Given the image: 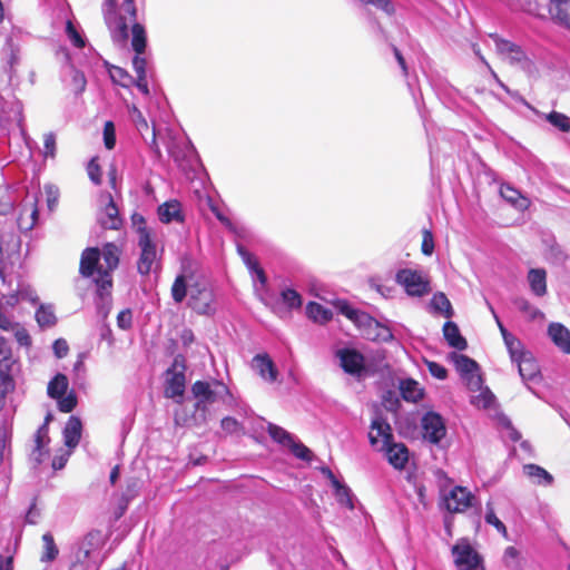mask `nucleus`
Returning a JSON list of instances; mask_svg holds the SVG:
<instances>
[{
  "mask_svg": "<svg viewBox=\"0 0 570 570\" xmlns=\"http://www.w3.org/2000/svg\"><path fill=\"white\" fill-rule=\"evenodd\" d=\"M105 23L110 32V37L118 46H125L128 39V28L131 27V47L136 52L132 59V66L137 77L147 76L146 58L140 55L146 49L147 38L145 28L136 21V6L134 0H105L102 6Z\"/></svg>",
  "mask_w": 570,
  "mask_h": 570,
  "instance_id": "f257e3e1",
  "label": "nucleus"
},
{
  "mask_svg": "<svg viewBox=\"0 0 570 570\" xmlns=\"http://www.w3.org/2000/svg\"><path fill=\"white\" fill-rule=\"evenodd\" d=\"M109 537L99 529H91L77 538L69 548V570H99L105 554L102 552Z\"/></svg>",
  "mask_w": 570,
  "mask_h": 570,
  "instance_id": "f03ea898",
  "label": "nucleus"
},
{
  "mask_svg": "<svg viewBox=\"0 0 570 570\" xmlns=\"http://www.w3.org/2000/svg\"><path fill=\"white\" fill-rule=\"evenodd\" d=\"M119 263V249L112 244L108 243L102 247L101 253L98 248L90 247L83 250L80 259V274L83 277L94 276L100 289L105 291L111 287L110 272L114 271Z\"/></svg>",
  "mask_w": 570,
  "mask_h": 570,
  "instance_id": "7ed1b4c3",
  "label": "nucleus"
},
{
  "mask_svg": "<svg viewBox=\"0 0 570 570\" xmlns=\"http://www.w3.org/2000/svg\"><path fill=\"white\" fill-rule=\"evenodd\" d=\"M191 393L196 399V412L203 421L206 420L208 405L219 401L226 402L230 396L228 387L219 381H197L191 386Z\"/></svg>",
  "mask_w": 570,
  "mask_h": 570,
  "instance_id": "20e7f679",
  "label": "nucleus"
},
{
  "mask_svg": "<svg viewBox=\"0 0 570 570\" xmlns=\"http://www.w3.org/2000/svg\"><path fill=\"white\" fill-rule=\"evenodd\" d=\"M141 225L137 227L138 247L140 248V256L137 262L138 273L148 275L153 271V266L157 259V245L155 234L146 227L142 217H140Z\"/></svg>",
  "mask_w": 570,
  "mask_h": 570,
  "instance_id": "39448f33",
  "label": "nucleus"
},
{
  "mask_svg": "<svg viewBox=\"0 0 570 570\" xmlns=\"http://www.w3.org/2000/svg\"><path fill=\"white\" fill-rule=\"evenodd\" d=\"M490 38L494 41L497 52L504 62L511 66H520L522 69L532 67V61L525 56L521 47L500 38L498 35H490Z\"/></svg>",
  "mask_w": 570,
  "mask_h": 570,
  "instance_id": "423d86ee",
  "label": "nucleus"
},
{
  "mask_svg": "<svg viewBox=\"0 0 570 570\" xmlns=\"http://www.w3.org/2000/svg\"><path fill=\"white\" fill-rule=\"evenodd\" d=\"M188 305L198 314L209 315L214 313V293L212 288L204 283L193 284Z\"/></svg>",
  "mask_w": 570,
  "mask_h": 570,
  "instance_id": "0eeeda50",
  "label": "nucleus"
},
{
  "mask_svg": "<svg viewBox=\"0 0 570 570\" xmlns=\"http://www.w3.org/2000/svg\"><path fill=\"white\" fill-rule=\"evenodd\" d=\"M371 445L377 450L386 448L393 441L392 428L381 413H375L368 432Z\"/></svg>",
  "mask_w": 570,
  "mask_h": 570,
  "instance_id": "6e6552de",
  "label": "nucleus"
},
{
  "mask_svg": "<svg viewBox=\"0 0 570 570\" xmlns=\"http://www.w3.org/2000/svg\"><path fill=\"white\" fill-rule=\"evenodd\" d=\"M443 336L450 346L455 347L459 351L463 350V338L455 323L446 322L443 325ZM449 358L454 362L460 376H463V354L460 352H452L449 355Z\"/></svg>",
  "mask_w": 570,
  "mask_h": 570,
  "instance_id": "1a4fd4ad",
  "label": "nucleus"
},
{
  "mask_svg": "<svg viewBox=\"0 0 570 570\" xmlns=\"http://www.w3.org/2000/svg\"><path fill=\"white\" fill-rule=\"evenodd\" d=\"M396 281L411 296H422L428 293V282L416 271L401 269L396 274Z\"/></svg>",
  "mask_w": 570,
  "mask_h": 570,
  "instance_id": "9d476101",
  "label": "nucleus"
},
{
  "mask_svg": "<svg viewBox=\"0 0 570 570\" xmlns=\"http://www.w3.org/2000/svg\"><path fill=\"white\" fill-rule=\"evenodd\" d=\"M357 327L361 330L362 335L371 341L387 342L393 337L389 327L381 325L368 314L361 315L360 325Z\"/></svg>",
  "mask_w": 570,
  "mask_h": 570,
  "instance_id": "9b49d317",
  "label": "nucleus"
},
{
  "mask_svg": "<svg viewBox=\"0 0 570 570\" xmlns=\"http://www.w3.org/2000/svg\"><path fill=\"white\" fill-rule=\"evenodd\" d=\"M177 360L171 368L166 373V387L165 395L169 399H177L178 403H181V397L185 392V374L183 371H176Z\"/></svg>",
  "mask_w": 570,
  "mask_h": 570,
  "instance_id": "f8f14e48",
  "label": "nucleus"
},
{
  "mask_svg": "<svg viewBox=\"0 0 570 570\" xmlns=\"http://www.w3.org/2000/svg\"><path fill=\"white\" fill-rule=\"evenodd\" d=\"M53 415L51 413H48L45 417V422L39 429L37 430L35 434V448L30 454V460L35 464H40L45 456L47 455V445L49 443V436H48V425L52 421Z\"/></svg>",
  "mask_w": 570,
  "mask_h": 570,
  "instance_id": "ddd939ff",
  "label": "nucleus"
},
{
  "mask_svg": "<svg viewBox=\"0 0 570 570\" xmlns=\"http://www.w3.org/2000/svg\"><path fill=\"white\" fill-rule=\"evenodd\" d=\"M101 203L105 204L104 209L99 214V223L104 228L118 229L121 226L119 210L110 194L101 195Z\"/></svg>",
  "mask_w": 570,
  "mask_h": 570,
  "instance_id": "4468645a",
  "label": "nucleus"
},
{
  "mask_svg": "<svg viewBox=\"0 0 570 570\" xmlns=\"http://www.w3.org/2000/svg\"><path fill=\"white\" fill-rule=\"evenodd\" d=\"M424 438L432 443H438L445 435V426L442 417L433 412L426 413L422 419Z\"/></svg>",
  "mask_w": 570,
  "mask_h": 570,
  "instance_id": "2eb2a0df",
  "label": "nucleus"
},
{
  "mask_svg": "<svg viewBox=\"0 0 570 570\" xmlns=\"http://www.w3.org/2000/svg\"><path fill=\"white\" fill-rule=\"evenodd\" d=\"M20 61V47L19 45L9 37L2 49V63L4 72L8 75L9 82L12 81L14 76V68Z\"/></svg>",
  "mask_w": 570,
  "mask_h": 570,
  "instance_id": "dca6fc26",
  "label": "nucleus"
},
{
  "mask_svg": "<svg viewBox=\"0 0 570 570\" xmlns=\"http://www.w3.org/2000/svg\"><path fill=\"white\" fill-rule=\"evenodd\" d=\"M538 3L548 7V12L554 21L570 28V0H546Z\"/></svg>",
  "mask_w": 570,
  "mask_h": 570,
  "instance_id": "f3484780",
  "label": "nucleus"
},
{
  "mask_svg": "<svg viewBox=\"0 0 570 570\" xmlns=\"http://www.w3.org/2000/svg\"><path fill=\"white\" fill-rule=\"evenodd\" d=\"M337 356L341 361V366L345 372L358 375L364 371V357L361 353L354 350H340Z\"/></svg>",
  "mask_w": 570,
  "mask_h": 570,
  "instance_id": "a211bd4d",
  "label": "nucleus"
},
{
  "mask_svg": "<svg viewBox=\"0 0 570 570\" xmlns=\"http://www.w3.org/2000/svg\"><path fill=\"white\" fill-rule=\"evenodd\" d=\"M379 451H384L389 463L397 470L404 469L409 461V450L403 443L391 441L386 448H381Z\"/></svg>",
  "mask_w": 570,
  "mask_h": 570,
  "instance_id": "6ab92c4d",
  "label": "nucleus"
},
{
  "mask_svg": "<svg viewBox=\"0 0 570 570\" xmlns=\"http://www.w3.org/2000/svg\"><path fill=\"white\" fill-rule=\"evenodd\" d=\"M252 366L263 380L269 383L277 380L278 371L267 354H257L253 358Z\"/></svg>",
  "mask_w": 570,
  "mask_h": 570,
  "instance_id": "aec40b11",
  "label": "nucleus"
},
{
  "mask_svg": "<svg viewBox=\"0 0 570 570\" xmlns=\"http://www.w3.org/2000/svg\"><path fill=\"white\" fill-rule=\"evenodd\" d=\"M484 385L480 365L473 358L465 356V386L471 393L478 392Z\"/></svg>",
  "mask_w": 570,
  "mask_h": 570,
  "instance_id": "412c9836",
  "label": "nucleus"
},
{
  "mask_svg": "<svg viewBox=\"0 0 570 570\" xmlns=\"http://www.w3.org/2000/svg\"><path fill=\"white\" fill-rule=\"evenodd\" d=\"M548 334L553 344L563 353L570 354V331L561 323H551Z\"/></svg>",
  "mask_w": 570,
  "mask_h": 570,
  "instance_id": "4be33fe9",
  "label": "nucleus"
},
{
  "mask_svg": "<svg viewBox=\"0 0 570 570\" xmlns=\"http://www.w3.org/2000/svg\"><path fill=\"white\" fill-rule=\"evenodd\" d=\"M470 403L479 410H497L499 407L497 396L489 386L483 385L478 392L472 393Z\"/></svg>",
  "mask_w": 570,
  "mask_h": 570,
  "instance_id": "5701e85b",
  "label": "nucleus"
},
{
  "mask_svg": "<svg viewBox=\"0 0 570 570\" xmlns=\"http://www.w3.org/2000/svg\"><path fill=\"white\" fill-rule=\"evenodd\" d=\"M37 197L32 196L31 199L28 200L23 205V208L20 212L18 217V226L21 230L28 232L33 228L38 219V209H37Z\"/></svg>",
  "mask_w": 570,
  "mask_h": 570,
  "instance_id": "b1692460",
  "label": "nucleus"
},
{
  "mask_svg": "<svg viewBox=\"0 0 570 570\" xmlns=\"http://www.w3.org/2000/svg\"><path fill=\"white\" fill-rule=\"evenodd\" d=\"M500 195L504 200L521 212L527 210L530 207V200L518 189L508 184L501 185Z\"/></svg>",
  "mask_w": 570,
  "mask_h": 570,
  "instance_id": "393cba45",
  "label": "nucleus"
},
{
  "mask_svg": "<svg viewBox=\"0 0 570 570\" xmlns=\"http://www.w3.org/2000/svg\"><path fill=\"white\" fill-rule=\"evenodd\" d=\"M158 216L161 223H180L184 220L181 205L178 200H169L158 207Z\"/></svg>",
  "mask_w": 570,
  "mask_h": 570,
  "instance_id": "a878e982",
  "label": "nucleus"
},
{
  "mask_svg": "<svg viewBox=\"0 0 570 570\" xmlns=\"http://www.w3.org/2000/svg\"><path fill=\"white\" fill-rule=\"evenodd\" d=\"M82 424L79 417L70 416L63 429L65 444L69 449H75L81 438Z\"/></svg>",
  "mask_w": 570,
  "mask_h": 570,
  "instance_id": "bb28decb",
  "label": "nucleus"
},
{
  "mask_svg": "<svg viewBox=\"0 0 570 570\" xmlns=\"http://www.w3.org/2000/svg\"><path fill=\"white\" fill-rule=\"evenodd\" d=\"M442 501L449 512H461V505L463 503V488L461 485H456L450 490H442Z\"/></svg>",
  "mask_w": 570,
  "mask_h": 570,
  "instance_id": "cd10ccee",
  "label": "nucleus"
},
{
  "mask_svg": "<svg viewBox=\"0 0 570 570\" xmlns=\"http://www.w3.org/2000/svg\"><path fill=\"white\" fill-rule=\"evenodd\" d=\"M400 393L406 402L416 403L423 397V389L413 379H404L399 384Z\"/></svg>",
  "mask_w": 570,
  "mask_h": 570,
  "instance_id": "c85d7f7f",
  "label": "nucleus"
},
{
  "mask_svg": "<svg viewBox=\"0 0 570 570\" xmlns=\"http://www.w3.org/2000/svg\"><path fill=\"white\" fill-rule=\"evenodd\" d=\"M514 363H517L519 374L523 380H533L539 374V365L530 352L523 354Z\"/></svg>",
  "mask_w": 570,
  "mask_h": 570,
  "instance_id": "c756f323",
  "label": "nucleus"
},
{
  "mask_svg": "<svg viewBox=\"0 0 570 570\" xmlns=\"http://www.w3.org/2000/svg\"><path fill=\"white\" fill-rule=\"evenodd\" d=\"M528 281L531 291L537 296H543L547 293V273L542 268L530 269Z\"/></svg>",
  "mask_w": 570,
  "mask_h": 570,
  "instance_id": "7c9ffc66",
  "label": "nucleus"
},
{
  "mask_svg": "<svg viewBox=\"0 0 570 570\" xmlns=\"http://www.w3.org/2000/svg\"><path fill=\"white\" fill-rule=\"evenodd\" d=\"M42 552L40 561L45 563L53 562L59 556V548L55 542V538L50 532L42 534Z\"/></svg>",
  "mask_w": 570,
  "mask_h": 570,
  "instance_id": "2f4dec72",
  "label": "nucleus"
},
{
  "mask_svg": "<svg viewBox=\"0 0 570 570\" xmlns=\"http://www.w3.org/2000/svg\"><path fill=\"white\" fill-rule=\"evenodd\" d=\"M500 331L502 333L504 343L508 347L511 360L513 362L515 360L522 357L523 354H527L529 352V351H525L522 343L515 336H513L511 333H509L502 325H500Z\"/></svg>",
  "mask_w": 570,
  "mask_h": 570,
  "instance_id": "473e14b6",
  "label": "nucleus"
},
{
  "mask_svg": "<svg viewBox=\"0 0 570 570\" xmlns=\"http://www.w3.org/2000/svg\"><path fill=\"white\" fill-rule=\"evenodd\" d=\"M430 309L439 315L450 318L453 314L452 306L443 293L434 294L430 302Z\"/></svg>",
  "mask_w": 570,
  "mask_h": 570,
  "instance_id": "72a5a7b5",
  "label": "nucleus"
},
{
  "mask_svg": "<svg viewBox=\"0 0 570 570\" xmlns=\"http://www.w3.org/2000/svg\"><path fill=\"white\" fill-rule=\"evenodd\" d=\"M324 472L327 473L328 478L332 480V484L335 488V495L338 500V502L343 505L348 507L350 509H353V502H352V494L350 489L341 484L334 476L331 470L326 469Z\"/></svg>",
  "mask_w": 570,
  "mask_h": 570,
  "instance_id": "f704fd0d",
  "label": "nucleus"
},
{
  "mask_svg": "<svg viewBox=\"0 0 570 570\" xmlns=\"http://www.w3.org/2000/svg\"><path fill=\"white\" fill-rule=\"evenodd\" d=\"M69 382L66 375L58 373L48 384V395L51 399H61L66 394Z\"/></svg>",
  "mask_w": 570,
  "mask_h": 570,
  "instance_id": "c9c22d12",
  "label": "nucleus"
},
{
  "mask_svg": "<svg viewBox=\"0 0 570 570\" xmlns=\"http://www.w3.org/2000/svg\"><path fill=\"white\" fill-rule=\"evenodd\" d=\"M465 570H487L484 558L469 543H465Z\"/></svg>",
  "mask_w": 570,
  "mask_h": 570,
  "instance_id": "e433bc0d",
  "label": "nucleus"
},
{
  "mask_svg": "<svg viewBox=\"0 0 570 570\" xmlns=\"http://www.w3.org/2000/svg\"><path fill=\"white\" fill-rule=\"evenodd\" d=\"M523 470L529 478L537 479L540 484L549 485L553 481V476L540 465L527 464Z\"/></svg>",
  "mask_w": 570,
  "mask_h": 570,
  "instance_id": "4c0bfd02",
  "label": "nucleus"
},
{
  "mask_svg": "<svg viewBox=\"0 0 570 570\" xmlns=\"http://www.w3.org/2000/svg\"><path fill=\"white\" fill-rule=\"evenodd\" d=\"M190 286L193 284H188L187 277L185 275H178L171 286V297L176 303H181L187 293H190Z\"/></svg>",
  "mask_w": 570,
  "mask_h": 570,
  "instance_id": "58836bf2",
  "label": "nucleus"
},
{
  "mask_svg": "<svg viewBox=\"0 0 570 570\" xmlns=\"http://www.w3.org/2000/svg\"><path fill=\"white\" fill-rule=\"evenodd\" d=\"M306 313L315 322L325 323L332 318V312L318 303L311 302L306 306Z\"/></svg>",
  "mask_w": 570,
  "mask_h": 570,
  "instance_id": "ea45409f",
  "label": "nucleus"
},
{
  "mask_svg": "<svg viewBox=\"0 0 570 570\" xmlns=\"http://www.w3.org/2000/svg\"><path fill=\"white\" fill-rule=\"evenodd\" d=\"M267 432L275 442L284 446H288L294 440V436L289 432L274 423H267Z\"/></svg>",
  "mask_w": 570,
  "mask_h": 570,
  "instance_id": "a19ab883",
  "label": "nucleus"
},
{
  "mask_svg": "<svg viewBox=\"0 0 570 570\" xmlns=\"http://www.w3.org/2000/svg\"><path fill=\"white\" fill-rule=\"evenodd\" d=\"M36 320L41 327L53 326L57 322L53 309L49 305H40L36 312Z\"/></svg>",
  "mask_w": 570,
  "mask_h": 570,
  "instance_id": "79ce46f5",
  "label": "nucleus"
},
{
  "mask_svg": "<svg viewBox=\"0 0 570 570\" xmlns=\"http://www.w3.org/2000/svg\"><path fill=\"white\" fill-rule=\"evenodd\" d=\"M67 75L70 78V86L72 91L75 94L82 92L87 83L85 75L71 66L67 68Z\"/></svg>",
  "mask_w": 570,
  "mask_h": 570,
  "instance_id": "37998d69",
  "label": "nucleus"
},
{
  "mask_svg": "<svg viewBox=\"0 0 570 570\" xmlns=\"http://www.w3.org/2000/svg\"><path fill=\"white\" fill-rule=\"evenodd\" d=\"M129 116L139 134L147 140L146 134L149 131V126L142 112L136 106H131L129 108Z\"/></svg>",
  "mask_w": 570,
  "mask_h": 570,
  "instance_id": "c03bdc74",
  "label": "nucleus"
},
{
  "mask_svg": "<svg viewBox=\"0 0 570 570\" xmlns=\"http://www.w3.org/2000/svg\"><path fill=\"white\" fill-rule=\"evenodd\" d=\"M336 308L337 311L345 315L347 318H350L356 326L360 325L361 315H366V313L361 312L354 307H352L347 302L345 301H337L336 302Z\"/></svg>",
  "mask_w": 570,
  "mask_h": 570,
  "instance_id": "a18cd8bd",
  "label": "nucleus"
},
{
  "mask_svg": "<svg viewBox=\"0 0 570 570\" xmlns=\"http://www.w3.org/2000/svg\"><path fill=\"white\" fill-rule=\"evenodd\" d=\"M547 120L562 132L570 131V118L562 112L551 111L547 115Z\"/></svg>",
  "mask_w": 570,
  "mask_h": 570,
  "instance_id": "49530a36",
  "label": "nucleus"
},
{
  "mask_svg": "<svg viewBox=\"0 0 570 570\" xmlns=\"http://www.w3.org/2000/svg\"><path fill=\"white\" fill-rule=\"evenodd\" d=\"M513 305L529 320H534L539 314V309L535 308L527 298L515 297Z\"/></svg>",
  "mask_w": 570,
  "mask_h": 570,
  "instance_id": "de8ad7c7",
  "label": "nucleus"
},
{
  "mask_svg": "<svg viewBox=\"0 0 570 570\" xmlns=\"http://www.w3.org/2000/svg\"><path fill=\"white\" fill-rule=\"evenodd\" d=\"M109 75L114 82L119 83L122 87H129L134 83V78L120 67H111L109 69Z\"/></svg>",
  "mask_w": 570,
  "mask_h": 570,
  "instance_id": "09e8293b",
  "label": "nucleus"
},
{
  "mask_svg": "<svg viewBox=\"0 0 570 570\" xmlns=\"http://www.w3.org/2000/svg\"><path fill=\"white\" fill-rule=\"evenodd\" d=\"M16 323L12 311H9L4 303H0V330L9 332L14 328Z\"/></svg>",
  "mask_w": 570,
  "mask_h": 570,
  "instance_id": "8fccbe9b",
  "label": "nucleus"
},
{
  "mask_svg": "<svg viewBox=\"0 0 570 570\" xmlns=\"http://www.w3.org/2000/svg\"><path fill=\"white\" fill-rule=\"evenodd\" d=\"M245 263V265L247 266V268L249 269V272L256 276V278L262 283V284H265L266 283V276H265V273L263 271V268L259 267L258 265V262L257 259L255 258L254 255H248V258H245L243 261Z\"/></svg>",
  "mask_w": 570,
  "mask_h": 570,
  "instance_id": "3c124183",
  "label": "nucleus"
},
{
  "mask_svg": "<svg viewBox=\"0 0 570 570\" xmlns=\"http://www.w3.org/2000/svg\"><path fill=\"white\" fill-rule=\"evenodd\" d=\"M282 299L289 308H298L302 305L301 295L292 288H286L282 292Z\"/></svg>",
  "mask_w": 570,
  "mask_h": 570,
  "instance_id": "603ef678",
  "label": "nucleus"
},
{
  "mask_svg": "<svg viewBox=\"0 0 570 570\" xmlns=\"http://www.w3.org/2000/svg\"><path fill=\"white\" fill-rule=\"evenodd\" d=\"M292 453L304 461H311L312 460V451L305 446L301 442H296L295 440L292 441V443L287 446Z\"/></svg>",
  "mask_w": 570,
  "mask_h": 570,
  "instance_id": "864d4df0",
  "label": "nucleus"
},
{
  "mask_svg": "<svg viewBox=\"0 0 570 570\" xmlns=\"http://www.w3.org/2000/svg\"><path fill=\"white\" fill-rule=\"evenodd\" d=\"M520 559V551L513 547L509 546L505 548L502 557V561L508 568H514L518 566Z\"/></svg>",
  "mask_w": 570,
  "mask_h": 570,
  "instance_id": "5fc2aeb1",
  "label": "nucleus"
},
{
  "mask_svg": "<svg viewBox=\"0 0 570 570\" xmlns=\"http://www.w3.org/2000/svg\"><path fill=\"white\" fill-rule=\"evenodd\" d=\"M66 33L69 38V40L73 43L77 48L85 47V40L82 36L79 33V31L76 29L71 20H67L66 22Z\"/></svg>",
  "mask_w": 570,
  "mask_h": 570,
  "instance_id": "6e6d98bb",
  "label": "nucleus"
},
{
  "mask_svg": "<svg viewBox=\"0 0 570 570\" xmlns=\"http://www.w3.org/2000/svg\"><path fill=\"white\" fill-rule=\"evenodd\" d=\"M58 401V407L61 412L68 413L71 412L77 405V397L73 392L69 394H65L61 399H56Z\"/></svg>",
  "mask_w": 570,
  "mask_h": 570,
  "instance_id": "4d7b16f0",
  "label": "nucleus"
},
{
  "mask_svg": "<svg viewBox=\"0 0 570 570\" xmlns=\"http://www.w3.org/2000/svg\"><path fill=\"white\" fill-rule=\"evenodd\" d=\"M485 522L493 525L503 538L508 539V530L504 523L495 515L493 509H489L485 514Z\"/></svg>",
  "mask_w": 570,
  "mask_h": 570,
  "instance_id": "13d9d810",
  "label": "nucleus"
},
{
  "mask_svg": "<svg viewBox=\"0 0 570 570\" xmlns=\"http://www.w3.org/2000/svg\"><path fill=\"white\" fill-rule=\"evenodd\" d=\"M9 332L13 333L19 345L26 346V347L30 346V344H31L30 335L27 332V330L23 326H21L18 322L14 324V328L10 330Z\"/></svg>",
  "mask_w": 570,
  "mask_h": 570,
  "instance_id": "bf43d9fd",
  "label": "nucleus"
},
{
  "mask_svg": "<svg viewBox=\"0 0 570 570\" xmlns=\"http://www.w3.org/2000/svg\"><path fill=\"white\" fill-rule=\"evenodd\" d=\"M87 173H88V176H89L90 180L95 185H100L101 184L100 166H99L96 157L91 158L90 161L88 163Z\"/></svg>",
  "mask_w": 570,
  "mask_h": 570,
  "instance_id": "052dcab7",
  "label": "nucleus"
},
{
  "mask_svg": "<svg viewBox=\"0 0 570 570\" xmlns=\"http://www.w3.org/2000/svg\"><path fill=\"white\" fill-rule=\"evenodd\" d=\"M104 142L107 149H112L116 145L115 127L111 121L105 124Z\"/></svg>",
  "mask_w": 570,
  "mask_h": 570,
  "instance_id": "680f3d73",
  "label": "nucleus"
},
{
  "mask_svg": "<svg viewBox=\"0 0 570 570\" xmlns=\"http://www.w3.org/2000/svg\"><path fill=\"white\" fill-rule=\"evenodd\" d=\"M43 156L55 157L56 155V136L52 132L46 134L43 139Z\"/></svg>",
  "mask_w": 570,
  "mask_h": 570,
  "instance_id": "e2e57ef3",
  "label": "nucleus"
},
{
  "mask_svg": "<svg viewBox=\"0 0 570 570\" xmlns=\"http://www.w3.org/2000/svg\"><path fill=\"white\" fill-rule=\"evenodd\" d=\"M422 253L424 255H432L434 250V239L433 235L429 229L423 230V238H422V246H421Z\"/></svg>",
  "mask_w": 570,
  "mask_h": 570,
  "instance_id": "0e129e2a",
  "label": "nucleus"
},
{
  "mask_svg": "<svg viewBox=\"0 0 570 570\" xmlns=\"http://www.w3.org/2000/svg\"><path fill=\"white\" fill-rule=\"evenodd\" d=\"M425 364H426L429 372L432 376H434L439 380H444L446 377V370L443 365H441L436 362H433V361H425Z\"/></svg>",
  "mask_w": 570,
  "mask_h": 570,
  "instance_id": "69168bd1",
  "label": "nucleus"
},
{
  "mask_svg": "<svg viewBox=\"0 0 570 570\" xmlns=\"http://www.w3.org/2000/svg\"><path fill=\"white\" fill-rule=\"evenodd\" d=\"M132 314L129 309L121 311L117 316V324L121 330H128L131 326Z\"/></svg>",
  "mask_w": 570,
  "mask_h": 570,
  "instance_id": "338daca9",
  "label": "nucleus"
},
{
  "mask_svg": "<svg viewBox=\"0 0 570 570\" xmlns=\"http://www.w3.org/2000/svg\"><path fill=\"white\" fill-rule=\"evenodd\" d=\"M20 301V296H19V292H13L9 295H2V297L0 298V303H4V306L9 309V311H12L16 305L19 303Z\"/></svg>",
  "mask_w": 570,
  "mask_h": 570,
  "instance_id": "774afa93",
  "label": "nucleus"
}]
</instances>
